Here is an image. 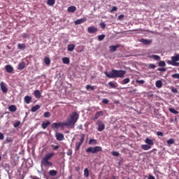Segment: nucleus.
Instances as JSON below:
<instances>
[{"label": "nucleus", "instance_id": "nucleus-55", "mask_svg": "<svg viewBox=\"0 0 179 179\" xmlns=\"http://www.w3.org/2000/svg\"><path fill=\"white\" fill-rule=\"evenodd\" d=\"M3 139H5V136L0 132V141H3Z\"/></svg>", "mask_w": 179, "mask_h": 179}, {"label": "nucleus", "instance_id": "nucleus-62", "mask_svg": "<svg viewBox=\"0 0 179 179\" xmlns=\"http://www.w3.org/2000/svg\"><path fill=\"white\" fill-rule=\"evenodd\" d=\"M79 129H83V125L80 124L78 126Z\"/></svg>", "mask_w": 179, "mask_h": 179}, {"label": "nucleus", "instance_id": "nucleus-20", "mask_svg": "<svg viewBox=\"0 0 179 179\" xmlns=\"http://www.w3.org/2000/svg\"><path fill=\"white\" fill-rule=\"evenodd\" d=\"M145 142L147 143V145H148L149 146H152L153 145H155V143L152 141V139L147 138L145 140Z\"/></svg>", "mask_w": 179, "mask_h": 179}, {"label": "nucleus", "instance_id": "nucleus-44", "mask_svg": "<svg viewBox=\"0 0 179 179\" xmlns=\"http://www.w3.org/2000/svg\"><path fill=\"white\" fill-rule=\"evenodd\" d=\"M109 86H110V87H112L113 89H115V87H117V85H115V83H114L113 82H109L108 83Z\"/></svg>", "mask_w": 179, "mask_h": 179}, {"label": "nucleus", "instance_id": "nucleus-50", "mask_svg": "<svg viewBox=\"0 0 179 179\" xmlns=\"http://www.w3.org/2000/svg\"><path fill=\"white\" fill-rule=\"evenodd\" d=\"M117 6H113L112 9L110 10V13H113V12H115L116 10H117Z\"/></svg>", "mask_w": 179, "mask_h": 179}, {"label": "nucleus", "instance_id": "nucleus-16", "mask_svg": "<svg viewBox=\"0 0 179 179\" xmlns=\"http://www.w3.org/2000/svg\"><path fill=\"white\" fill-rule=\"evenodd\" d=\"M86 20H87L86 17H84V18H81V19L74 21V23L76 25L82 24V23H85V22H86Z\"/></svg>", "mask_w": 179, "mask_h": 179}, {"label": "nucleus", "instance_id": "nucleus-34", "mask_svg": "<svg viewBox=\"0 0 179 179\" xmlns=\"http://www.w3.org/2000/svg\"><path fill=\"white\" fill-rule=\"evenodd\" d=\"M175 141L173 140V138H170L169 140H167L166 143H167V146H171V145L174 144Z\"/></svg>", "mask_w": 179, "mask_h": 179}, {"label": "nucleus", "instance_id": "nucleus-5", "mask_svg": "<svg viewBox=\"0 0 179 179\" xmlns=\"http://www.w3.org/2000/svg\"><path fill=\"white\" fill-rule=\"evenodd\" d=\"M95 124L98 127L97 131L99 132H101L106 129V124H104V122H103V120H98Z\"/></svg>", "mask_w": 179, "mask_h": 179}, {"label": "nucleus", "instance_id": "nucleus-47", "mask_svg": "<svg viewBox=\"0 0 179 179\" xmlns=\"http://www.w3.org/2000/svg\"><path fill=\"white\" fill-rule=\"evenodd\" d=\"M171 90L173 93H178V90H177V88H175L174 87H172L171 88Z\"/></svg>", "mask_w": 179, "mask_h": 179}, {"label": "nucleus", "instance_id": "nucleus-8", "mask_svg": "<svg viewBox=\"0 0 179 179\" xmlns=\"http://www.w3.org/2000/svg\"><path fill=\"white\" fill-rule=\"evenodd\" d=\"M52 167V162H50L49 160L42 159L41 160V167Z\"/></svg>", "mask_w": 179, "mask_h": 179}, {"label": "nucleus", "instance_id": "nucleus-24", "mask_svg": "<svg viewBox=\"0 0 179 179\" xmlns=\"http://www.w3.org/2000/svg\"><path fill=\"white\" fill-rule=\"evenodd\" d=\"M34 96L36 99H40L41 97V92H40V90H36L34 91Z\"/></svg>", "mask_w": 179, "mask_h": 179}, {"label": "nucleus", "instance_id": "nucleus-41", "mask_svg": "<svg viewBox=\"0 0 179 179\" xmlns=\"http://www.w3.org/2000/svg\"><path fill=\"white\" fill-rule=\"evenodd\" d=\"M112 156H115V157H118V156H120V152H117V151H113L111 152Z\"/></svg>", "mask_w": 179, "mask_h": 179}, {"label": "nucleus", "instance_id": "nucleus-58", "mask_svg": "<svg viewBox=\"0 0 179 179\" xmlns=\"http://www.w3.org/2000/svg\"><path fill=\"white\" fill-rule=\"evenodd\" d=\"M66 155H67L68 156H72V150H69L67 151V152H66Z\"/></svg>", "mask_w": 179, "mask_h": 179}, {"label": "nucleus", "instance_id": "nucleus-12", "mask_svg": "<svg viewBox=\"0 0 179 179\" xmlns=\"http://www.w3.org/2000/svg\"><path fill=\"white\" fill-rule=\"evenodd\" d=\"M5 70L7 72V73H12L15 69L10 64H8L5 66Z\"/></svg>", "mask_w": 179, "mask_h": 179}, {"label": "nucleus", "instance_id": "nucleus-26", "mask_svg": "<svg viewBox=\"0 0 179 179\" xmlns=\"http://www.w3.org/2000/svg\"><path fill=\"white\" fill-rule=\"evenodd\" d=\"M141 148L143 149V150H149V149L152 148V146L148 144H143L141 145Z\"/></svg>", "mask_w": 179, "mask_h": 179}, {"label": "nucleus", "instance_id": "nucleus-57", "mask_svg": "<svg viewBox=\"0 0 179 179\" xmlns=\"http://www.w3.org/2000/svg\"><path fill=\"white\" fill-rule=\"evenodd\" d=\"M157 136H163L164 134L162 131H157Z\"/></svg>", "mask_w": 179, "mask_h": 179}, {"label": "nucleus", "instance_id": "nucleus-49", "mask_svg": "<svg viewBox=\"0 0 179 179\" xmlns=\"http://www.w3.org/2000/svg\"><path fill=\"white\" fill-rule=\"evenodd\" d=\"M148 68H150V69H155V68H156V65L153 64H150L148 65Z\"/></svg>", "mask_w": 179, "mask_h": 179}, {"label": "nucleus", "instance_id": "nucleus-56", "mask_svg": "<svg viewBox=\"0 0 179 179\" xmlns=\"http://www.w3.org/2000/svg\"><path fill=\"white\" fill-rule=\"evenodd\" d=\"M19 125H20V122L18 121L14 124V127L17 128V127H19Z\"/></svg>", "mask_w": 179, "mask_h": 179}, {"label": "nucleus", "instance_id": "nucleus-45", "mask_svg": "<svg viewBox=\"0 0 179 179\" xmlns=\"http://www.w3.org/2000/svg\"><path fill=\"white\" fill-rule=\"evenodd\" d=\"M106 37V35L101 34L98 36V40L99 41H102V40H104V38Z\"/></svg>", "mask_w": 179, "mask_h": 179}, {"label": "nucleus", "instance_id": "nucleus-4", "mask_svg": "<svg viewBox=\"0 0 179 179\" xmlns=\"http://www.w3.org/2000/svg\"><path fill=\"white\" fill-rule=\"evenodd\" d=\"M102 151H103V148L100 146L90 147L86 149L87 153H92V155L99 153V152H102Z\"/></svg>", "mask_w": 179, "mask_h": 179}, {"label": "nucleus", "instance_id": "nucleus-11", "mask_svg": "<svg viewBox=\"0 0 179 179\" xmlns=\"http://www.w3.org/2000/svg\"><path fill=\"white\" fill-rule=\"evenodd\" d=\"M98 29L97 27H94V26H92V27H89L87 28V31L88 33H90V34H93L94 33H97L98 31Z\"/></svg>", "mask_w": 179, "mask_h": 179}, {"label": "nucleus", "instance_id": "nucleus-40", "mask_svg": "<svg viewBox=\"0 0 179 179\" xmlns=\"http://www.w3.org/2000/svg\"><path fill=\"white\" fill-rule=\"evenodd\" d=\"M131 81V80L129 78H124L122 80V85H127V83H129V82Z\"/></svg>", "mask_w": 179, "mask_h": 179}, {"label": "nucleus", "instance_id": "nucleus-23", "mask_svg": "<svg viewBox=\"0 0 179 179\" xmlns=\"http://www.w3.org/2000/svg\"><path fill=\"white\" fill-rule=\"evenodd\" d=\"M50 124H51L50 122V121L43 122L41 124L43 129H46L47 127H48V125H50Z\"/></svg>", "mask_w": 179, "mask_h": 179}, {"label": "nucleus", "instance_id": "nucleus-25", "mask_svg": "<svg viewBox=\"0 0 179 179\" xmlns=\"http://www.w3.org/2000/svg\"><path fill=\"white\" fill-rule=\"evenodd\" d=\"M8 110L11 113H15V111H16V110H17V108H16V106H15V105H11L8 107Z\"/></svg>", "mask_w": 179, "mask_h": 179}, {"label": "nucleus", "instance_id": "nucleus-17", "mask_svg": "<svg viewBox=\"0 0 179 179\" xmlns=\"http://www.w3.org/2000/svg\"><path fill=\"white\" fill-rule=\"evenodd\" d=\"M25 67H26V63H24V62H22L18 64L17 69L18 71H23V69H24Z\"/></svg>", "mask_w": 179, "mask_h": 179}, {"label": "nucleus", "instance_id": "nucleus-52", "mask_svg": "<svg viewBox=\"0 0 179 179\" xmlns=\"http://www.w3.org/2000/svg\"><path fill=\"white\" fill-rule=\"evenodd\" d=\"M99 26L101 27V29H106V24L104 22H101Z\"/></svg>", "mask_w": 179, "mask_h": 179}, {"label": "nucleus", "instance_id": "nucleus-6", "mask_svg": "<svg viewBox=\"0 0 179 179\" xmlns=\"http://www.w3.org/2000/svg\"><path fill=\"white\" fill-rule=\"evenodd\" d=\"M59 127H66L65 122H54L51 125L52 129H58Z\"/></svg>", "mask_w": 179, "mask_h": 179}, {"label": "nucleus", "instance_id": "nucleus-22", "mask_svg": "<svg viewBox=\"0 0 179 179\" xmlns=\"http://www.w3.org/2000/svg\"><path fill=\"white\" fill-rule=\"evenodd\" d=\"M57 174H58V171H57L56 170L49 171V176H50V177H55Z\"/></svg>", "mask_w": 179, "mask_h": 179}, {"label": "nucleus", "instance_id": "nucleus-31", "mask_svg": "<svg viewBox=\"0 0 179 179\" xmlns=\"http://www.w3.org/2000/svg\"><path fill=\"white\" fill-rule=\"evenodd\" d=\"M155 86L156 87H158V89H160V87L163 86V83L162 82V80H157L155 83Z\"/></svg>", "mask_w": 179, "mask_h": 179}, {"label": "nucleus", "instance_id": "nucleus-63", "mask_svg": "<svg viewBox=\"0 0 179 179\" xmlns=\"http://www.w3.org/2000/svg\"><path fill=\"white\" fill-rule=\"evenodd\" d=\"M112 178H113V179H116L115 176H112Z\"/></svg>", "mask_w": 179, "mask_h": 179}, {"label": "nucleus", "instance_id": "nucleus-13", "mask_svg": "<svg viewBox=\"0 0 179 179\" xmlns=\"http://www.w3.org/2000/svg\"><path fill=\"white\" fill-rule=\"evenodd\" d=\"M1 90L3 92V93H8V87H6L5 83L3 82H1L0 84Z\"/></svg>", "mask_w": 179, "mask_h": 179}, {"label": "nucleus", "instance_id": "nucleus-19", "mask_svg": "<svg viewBox=\"0 0 179 179\" xmlns=\"http://www.w3.org/2000/svg\"><path fill=\"white\" fill-rule=\"evenodd\" d=\"M24 101L27 104H30V103H31V96H25L24 98Z\"/></svg>", "mask_w": 179, "mask_h": 179}, {"label": "nucleus", "instance_id": "nucleus-7", "mask_svg": "<svg viewBox=\"0 0 179 179\" xmlns=\"http://www.w3.org/2000/svg\"><path fill=\"white\" fill-rule=\"evenodd\" d=\"M84 141H85V134H82L80 141L76 143V149L75 150L76 151H78V150H79V149H80V146H82V143H83Z\"/></svg>", "mask_w": 179, "mask_h": 179}, {"label": "nucleus", "instance_id": "nucleus-15", "mask_svg": "<svg viewBox=\"0 0 179 179\" xmlns=\"http://www.w3.org/2000/svg\"><path fill=\"white\" fill-rule=\"evenodd\" d=\"M117 48H120V45H110L109 46V51L110 52H115Z\"/></svg>", "mask_w": 179, "mask_h": 179}, {"label": "nucleus", "instance_id": "nucleus-14", "mask_svg": "<svg viewBox=\"0 0 179 179\" xmlns=\"http://www.w3.org/2000/svg\"><path fill=\"white\" fill-rule=\"evenodd\" d=\"M54 155H55L54 152H50L45 155V157L43 158L45 160H50L52 157H54Z\"/></svg>", "mask_w": 179, "mask_h": 179}, {"label": "nucleus", "instance_id": "nucleus-36", "mask_svg": "<svg viewBox=\"0 0 179 179\" xmlns=\"http://www.w3.org/2000/svg\"><path fill=\"white\" fill-rule=\"evenodd\" d=\"M62 62H63V64H69V62H70L69 58H68V57H64V58L62 59Z\"/></svg>", "mask_w": 179, "mask_h": 179}, {"label": "nucleus", "instance_id": "nucleus-43", "mask_svg": "<svg viewBox=\"0 0 179 179\" xmlns=\"http://www.w3.org/2000/svg\"><path fill=\"white\" fill-rule=\"evenodd\" d=\"M84 176L86 178L89 177V169H87V168L84 170Z\"/></svg>", "mask_w": 179, "mask_h": 179}, {"label": "nucleus", "instance_id": "nucleus-9", "mask_svg": "<svg viewBox=\"0 0 179 179\" xmlns=\"http://www.w3.org/2000/svg\"><path fill=\"white\" fill-rule=\"evenodd\" d=\"M104 115V113L103 110L98 111L95 113L94 116L92 117V121H96V120H99L100 117H103Z\"/></svg>", "mask_w": 179, "mask_h": 179}, {"label": "nucleus", "instance_id": "nucleus-10", "mask_svg": "<svg viewBox=\"0 0 179 179\" xmlns=\"http://www.w3.org/2000/svg\"><path fill=\"white\" fill-rule=\"evenodd\" d=\"M140 43H142L143 45H150V44L152 43V39H145L141 38L139 40Z\"/></svg>", "mask_w": 179, "mask_h": 179}, {"label": "nucleus", "instance_id": "nucleus-46", "mask_svg": "<svg viewBox=\"0 0 179 179\" xmlns=\"http://www.w3.org/2000/svg\"><path fill=\"white\" fill-rule=\"evenodd\" d=\"M22 38H29L30 37V35L27 33L22 34Z\"/></svg>", "mask_w": 179, "mask_h": 179}, {"label": "nucleus", "instance_id": "nucleus-35", "mask_svg": "<svg viewBox=\"0 0 179 179\" xmlns=\"http://www.w3.org/2000/svg\"><path fill=\"white\" fill-rule=\"evenodd\" d=\"M89 145H97V140L90 138L89 141Z\"/></svg>", "mask_w": 179, "mask_h": 179}, {"label": "nucleus", "instance_id": "nucleus-32", "mask_svg": "<svg viewBox=\"0 0 179 179\" xmlns=\"http://www.w3.org/2000/svg\"><path fill=\"white\" fill-rule=\"evenodd\" d=\"M47 5L49 6H54V5H55V0H48Z\"/></svg>", "mask_w": 179, "mask_h": 179}, {"label": "nucleus", "instance_id": "nucleus-27", "mask_svg": "<svg viewBox=\"0 0 179 179\" xmlns=\"http://www.w3.org/2000/svg\"><path fill=\"white\" fill-rule=\"evenodd\" d=\"M150 58H153L155 61H160L161 57L157 55H151L149 56Z\"/></svg>", "mask_w": 179, "mask_h": 179}, {"label": "nucleus", "instance_id": "nucleus-48", "mask_svg": "<svg viewBox=\"0 0 179 179\" xmlns=\"http://www.w3.org/2000/svg\"><path fill=\"white\" fill-rule=\"evenodd\" d=\"M136 83H139L140 85H143L145 83V80H136Z\"/></svg>", "mask_w": 179, "mask_h": 179}, {"label": "nucleus", "instance_id": "nucleus-3", "mask_svg": "<svg viewBox=\"0 0 179 179\" xmlns=\"http://www.w3.org/2000/svg\"><path fill=\"white\" fill-rule=\"evenodd\" d=\"M179 54H175L174 56L171 57V60H169L167 64L169 65H172V66H179Z\"/></svg>", "mask_w": 179, "mask_h": 179}, {"label": "nucleus", "instance_id": "nucleus-53", "mask_svg": "<svg viewBox=\"0 0 179 179\" xmlns=\"http://www.w3.org/2000/svg\"><path fill=\"white\" fill-rule=\"evenodd\" d=\"M124 17H125V15H119L118 17H117V19L119 20H122L123 19H124Z\"/></svg>", "mask_w": 179, "mask_h": 179}, {"label": "nucleus", "instance_id": "nucleus-60", "mask_svg": "<svg viewBox=\"0 0 179 179\" xmlns=\"http://www.w3.org/2000/svg\"><path fill=\"white\" fill-rule=\"evenodd\" d=\"M148 179H156V178H155V176H153V175H149Z\"/></svg>", "mask_w": 179, "mask_h": 179}, {"label": "nucleus", "instance_id": "nucleus-29", "mask_svg": "<svg viewBox=\"0 0 179 179\" xmlns=\"http://www.w3.org/2000/svg\"><path fill=\"white\" fill-rule=\"evenodd\" d=\"M75 44H69L67 46L68 51H73L75 50Z\"/></svg>", "mask_w": 179, "mask_h": 179}, {"label": "nucleus", "instance_id": "nucleus-42", "mask_svg": "<svg viewBox=\"0 0 179 179\" xmlns=\"http://www.w3.org/2000/svg\"><path fill=\"white\" fill-rule=\"evenodd\" d=\"M158 66H166V62L164 61H159L158 62Z\"/></svg>", "mask_w": 179, "mask_h": 179}, {"label": "nucleus", "instance_id": "nucleus-59", "mask_svg": "<svg viewBox=\"0 0 179 179\" xmlns=\"http://www.w3.org/2000/svg\"><path fill=\"white\" fill-rule=\"evenodd\" d=\"M57 149H59V145H55L53 147V150H57Z\"/></svg>", "mask_w": 179, "mask_h": 179}, {"label": "nucleus", "instance_id": "nucleus-2", "mask_svg": "<svg viewBox=\"0 0 179 179\" xmlns=\"http://www.w3.org/2000/svg\"><path fill=\"white\" fill-rule=\"evenodd\" d=\"M79 120V113L78 112H73L69 115V118L64 123L66 124V127H71L72 125L73 127L78 122V120Z\"/></svg>", "mask_w": 179, "mask_h": 179}, {"label": "nucleus", "instance_id": "nucleus-28", "mask_svg": "<svg viewBox=\"0 0 179 179\" xmlns=\"http://www.w3.org/2000/svg\"><path fill=\"white\" fill-rule=\"evenodd\" d=\"M18 50H26V44L24 43H18L17 44Z\"/></svg>", "mask_w": 179, "mask_h": 179}, {"label": "nucleus", "instance_id": "nucleus-64", "mask_svg": "<svg viewBox=\"0 0 179 179\" xmlns=\"http://www.w3.org/2000/svg\"><path fill=\"white\" fill-rule=\"evenodd\" d=\"M33 179H40L38 177H34Z\"/></svg>", "mask_w": 179, "mask_h": 179}, {"label": "nucleus", "instance_id": "nucleus-30", "mask_svg": "<svg viewBox=\"0 0 179 179\" xmlns=\"http://www.w3.org/2000/svg\"><path fill=\"white\" fill-rule=\"evenodd\" d=\"M40 105H36L31 108V111H32V113H36V111L40 110Z\"/></svg>", "mask_w": 179, "mask_h": 179}, {"label": "nucleus", "instance_id": "nucleus-61", "mask_svg": "<svg viewBox=\"0 0 179 179\" xmlns=\"http://www.w3.org/2000/svg\"><path fill=\"white\" fill-rule=\"evenodd\" d=\"M75 170H76V171H79L80 170V166H76L75 168Z\"/></svg>", "mask_w": 179, "mask_h": 179}, {"label": "nucleus", "instance_id": "nucleus-33", "mask_svg": "<svg viewBox=\"0 0 179 179\" xmlns=\"http://www.w3.org/2000/svg\"><path fill=\"white\" fill-rule=\"evenodd\" d=\"M44 62H45V65H50V64H51V60L50 59V58L48 57H45Z\"/></svg>", "mask_w": 179, "mask_h": 179}, {"label": "nucleus", "instance_id": "nucleus-21", "mask_svg": "<svg viewBox=\"0 0 179 179\" xmlns=\"http://www.w3.org/2000/svg\"><path fill=\"white\" fill-rule=\"evenodd\" d=\"M67 11L70 13H73V12L76 11V8L74 6H71L68 8Z\"/></svg>", "mask_w": 179, "mask_h": 179}, {"label": "nucleus", "instance_id": "nucleus-54", "mask_svg": "<svg viewBox=\"0 0 179 179\" xmlns=\"http://www.w3.org/2000/svg\"><path fill=\"white\" fill-rule=\"evenodd\" d=\"M108 99H103V100H102V103H103V104H108Z\"/></svg>", "mask_w": 179, "mask_h": 179}, {"label": "nucleus", "instance_id": "nucleus-18", "mask_svg": "<svg viewBox=\"0 0 179 179\" xmlns=\"http://www.w3.org/2000/svg\"><path fill=\"white\" fill-rule=\"evenodd\" d=\"M56 138L57 141H64V139H65V137L64 136V134L61 133H57Z\"/></svg>", "mask_w": 179, "mask_h": 179}, {"label": "nucleus", "instance_id": "nucleus-51", "mask_svg": "<svg viewBox=\"0 0 179 179\" xmlns=\"http://www.w3.org/2000/svg\"><path fill=\"white\" fill-rule=\"evenodd\" d=\"M157 71H159V72H166L167 69L166 68H159L157 69Z\"/></svg>", "mask_w": 179, "mask_h": 179}, {"label": "nucleus", "instance_id": "nucleus-37", "mask_svg": "<svg viewBox=\"0 0 179 179\" xmlns=\"http://www.w3.org/2000/svg\"><path fill=\"white\" fill-rule=\"evenodd\" d=\"M169 110L170 113H172V114H178V111L173 108H169Z\"/></svg>", "mask_w": 179, "mask_h": 179}, {"label": "nucleus", "instance_id": "nucleus-38", "mask_svg": "<svg viewBox=\"0 0 179 179\" xmlns=\"http://www.w3.org/2000/svg\"><path fill=\"white\" fill-rule=\"evenodd\" d=\"M85 89H86L87 90H94V86H92V85H87L85 86Z\"/></svg>", "mask_w": 179, "mask_h": 179}, {"label": "nucleus", "instance_id": "nucleus-39", "mask_svg": "<svg viewBox=\"0 0 179 179\" xmlns=\"http://www.w3.org/2000/svg\"><path fill=\"white\" fill-rule=\"evenodd\" d=\"M45 118H50L51 117V113L50 112H45L43 114Z\"/></svg>", "mask_w": 179, "mask_h": 179}, {"label": "nucleus", "instance_id": "nucleus-1", "mask_svg": "<svg viewBox=\"0 0 179 179\" xmlns=\"http://www.w3.org/2000/svg\"><path fill=\"white\" fill-rule=\"evenodd\" d=\"M104 74L106 78H108L109 79H115V78H124L127 74V71L124 70L112 69L110 73L105 71Z\"/></svg>", "mask_w": 179, "mask_h": 179}]
</instances>
